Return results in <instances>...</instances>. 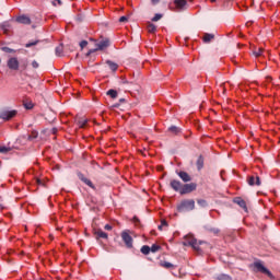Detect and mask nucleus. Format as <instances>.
<instances>
[{"label":"nucleus","mask_w":280,"mask_h":280,"mask_svg":"<svg viewBox=\"0 0 280 280\" xmlns=\"http://www.w3.org/2000/svg\"><path fill=\"white\" fill-rule=\"evenodd\" d=\"M90 40H92V43H95L96 48L90 49L86 56H91V54H95V51H103V49H106L108 45H110V42L108 39H102L101 42H97L93 38H90Z\"/></svg>","instance_id":"1"},{"label":"nucleus","mask_w":280,"mask_h":280,"mask_svg":"<svg viewBox=\"0 0 280 280\" xmlns=\"http://www.w3.org/2000/svg\"><path fill=\"white\" fill-rule=\"evenodd\" d=\"M196 209V201L194 199H186L178 206V211H194Z\"/></svg>","instance_id":"2"},{"label":"nucleus","mask_w":280,"mask_h":280,"mask_svg":"<svg viewBox=\"0 0 280 280\" xmlns=\"http://www.w3.org/2000/svg\"><path fill=\"white\" fill-rule=\"evenodd\" d=\"M16 109L8 110V109H1L0 110V119L3 121H10V119H14L16 117Z\"/></svg>","instance_id":"3"},{"label":"nucleus","mask_w":280,"mask_h":280,"mask_svg":"<svg viewBox=\"0 0 280 280\" xmlns=\"http://www.w3.org/2000/svg\"><path fill=\"white\" fill-rule=\"evenodd\" d=\"M120 237L127 248H132L133 240L130 235V230H125L121 232Z\"/></svg>","instance_id":"4"},{"label":"nucleus","mask_w":280,"mask_h":280,"mask_svg":"<svg viewBox=\"0 0 280 280\" xmlns=\"http://www.w3.org/2000/svg\"><path fill=\"white\" fill-rule=\"evenodd\" d=\"M7 67L11 69V71H19V67H20L19 58L16 57L9 58V60L7 61Z\"/></svg>","instance_id":"5"},{"label":"nucleus","mask_w":280,"mask_h":280,"mask_svg":"<svg viewBox=\"0 0 280 280\" xmlns=\"http://www.w3.org/2000/svg\"><path fill=\"white\" fill-rule=\"evenodd\" d=\"M198 185L196 183L185 184L182 188V196L185 194H191V191H196Z\"/></svg>","instance_id":"6"},{"label":"nucleus","mask_w":280,"mask_h":280,"mask_svg":"<svg viewBox=\"0 0 280 280\" xmlns=\"http://www.w3.org/2000/svg\"><path fill=\"white\" fill-rule=\"evenodd\" d=\"M254 268L258 270V272H262V275H267V277H272V272L264 267V264L261 261L254 262Z\"/></svg>","instance_id":"7"},{"label":"nucleus","mask_w":280,"mask_h":280,"mask_svg":"<svg viewBox=\"0 0 280 280\" xmlns=\"http://www.w3.org/2000/svg\"><path fill=\"white\" fill-rule=\"evenodd\" d=\"M16 23H21L22 25H32V20L30 19V16L23 14V15H19L15 19Z\"/></svg>","instance_id":"8"},{"label":"nucleus","mask_w":280,"mask_h":280,"mask_svg":"<svg viewBox=\"0 0 280 280\" xmlns=\"http://www.w3.org/2000/svg\"><path fill=\"white\" fill-rule=\"evenodd\" d=\"M183 183H180L179 180L173 179L171 180V187L172 189H174V191H178L182 195L183 191Z\"/></svg>","instance_id":"9"},{"label":"nucleus","mask_w":280,"mask_h":280,"mask_svg":"<svg viewBox=\"0 0 280 280\" xmlns=\"http://www.w3.org/2000/svg\"><path fill=\"white\" fill-rule=\"evenodd\" d=\"M247 183H248V185H250L252 187L255 186V185H257V186L261 185V180L259 179V176H257V175H252V176H249V177L247 178Z\"/></svg>","instance_id":"10"},{"label":"nucleus","mask_w":280,"mask_h":280,"mask_svg":"<svg viewBox=\"0 0 280 280\" xmlns=\"http://www.w3.org/2000/svg\"><path fill=\"white\" fill-rule=\"evenodd\" d=\"M177 175L179 176V178H180L184 183H189V182H191V176L189 175V173H187V172H185V171L178 172Z\"/></svg>","instance_id":"11"},{"label":"nucleus","mask_w":280,"mask_h":280,"mask_svg":"<svg viewBox=\"0 0 280 280\" xmlns=\"http://www.w3.org/2000/svg\"><path fill=\"white\" fill-rule=\"evenodd\" d=\"M174 5L176 10H185L187 5V0H174Z\"/></svg>","instance_id":"12"},{"label":"nucleus","mask_w":280,"mask_h":280,"mask_svg":"<svg viewBox=\"0 0 280 280\" xmlns=\"http://www.w3.org/2000/svg\"><path fill=\"white\" fill-rule=\"evenodd\" d=\"M79 178H80V180H82V183L88 185V187H91V189H95V185H93V182H91V179L84 177L83 174H79Z\"/></svg>","instance_id":"13"},{"label":"nucleus","mask_w":280,"mask_h":280,"mask_svg":"<svg viewBox=\"0 0 280 280\" xmlns=\"http://www.w3.org/2000/svg\"><path fill=\"white\" fill-rule=\"evenodd\" d=\"M95 235H96V238H97V240H100V238H102V240H108V234H107L106 232L102 231V230H97V231L95 232Z\"/></svg>","instance_id":"14"},{"label":"nucleus","mask_w":280,"mask_h":280,"mask_svg":"<svg viewBox=\"0 0 280 280\" xmlns=\"http://www.w3.org/2000/svg\"><path fill=\"white\" fill-rule=\"evenodd\" d=\"M215 38V35L206 33L203 35V43H211Z\"/></svg>","instance_id":"15"},{"label":"nucleus","mask_w":280,"mask_h":280,"mask_svg":"<svg viewBox=\"0 0 280 280\" xmlns=\"http://www.w3.org/2000/svg\"><path fill=\"white\" fill-rule=\"evenodd\" d=\"M106 65H108L110 71H117V69H119V66L110 60H107Z\"/></svg>","instance_id":"16"},{"label":"nucleus","mask_w":280,"mask_h":280,"mask_svg":"<svg viewBox=\"0 0 280 280\" xmlns=\"http://www.w3.org/2000/svg\"><path fill=\"white\" fill-rule=\"evenodd\" d=\"M202 167H205V158H202V155H200L197 160V168L202 170Z\"/></svg>","instance_id":"17"},{"label":"nucleus","mask_w":280,"mask_h":280,"mask_svg":"<svg viewBox=\"0 0 280 280\" xmlns=\"http://www.w3.org/2000/svg\"><path fill=\"white\" fill-rule=\"evenodd\" d=\"M1 30L4 31V34H8V32H10V22H3L0 25Z\"/></svg>","instance_id":"18"},{"label":"nucleus","mask_w":280,"mask_h":280,"mask_svg":"<svg viewBox=\"0 0 280 280\" xmlns=\"http://www.w3.org/2000/svg\"><path fill=\"white\" fill-rule=\"evenodd\" d=\"M235 202H236V205H240L242 209H245V210L247 209V208H246V201H245L244 199L237 198V199L235 200Z\"/></svg>","instance_id":"19"},{"label":"nucleus","mask_w":280,"mask_h":280,"mask_svg":"<svg viewBox=\"0 0 280 280\" xmlns=\"http://www.w3.org/2000/svg\"><path fill=\"white\" fill-rule=\"evenodd\" d=\"M12 148L5 147V145H0V153L1 154H8V152H11Z\"/></svg>","instance_id":"20"},{"label":"nucleus","mask_w":280,"mask_h":280,"mask_svg":"<svg viewBox=\"0 0 280 280\" xmlns=\"http://www.w3.org/2000/svg\"><path fill=\"white\" fill-rule=\"evenodd\" d=\"M86 124H89V119H81L78 121L79 128H86Z\"/></svg>","instance_id":"21"},{"label":"nucleus","mask_w":280,"mask_h":280,"mask_svg":"<svg viewBox=\"0 0 280 280\" xmlns=\"http://www.w3.org/2000/svg\"><path fill=\"white\" fill-rule=\"evenodd\" d=\"M141 253H142V255H150V246H148V245H144V246H142L141 247Z\"/></svg>","instance_id":"22"},{"label":"nucleus","mask_w":280,"mask_h":280,"mask_svg":"<svg viewBox=\"0 0 280 280\" xmlns=\"http://www.w3.org/2000/svg\"><path fill=\"white\" fill-rule=\"evenodd\" d=\"M107 95H109V97H112V100H115V98H117V91L109 90V91H107Z\"/></svg>","instance_id":"23"},{"label":"nucleus","mask_w":280,"mask_h":280,"mask_svg":"<svg viewBox=\"0 0 280 280\" xmlns=\"http://www.w3.org/2000/svg\"><path fill=\"white\" fill-rule=\"evenodd\" d=\"M148 32H149L150 34H154V32H156V25H154V24H149V25H148Z\"/></svg>","instance_id":"24"},{"label":"nucleus","mask_w":280,"mask_h":280,"mask_svg":"<svg viewBox=\"0 0 280 280\" xmlns=\"http://www.w3.org/2000/svg\"><path fill=\"white\" fill-rule=\"evenodd\" d=\"M264 54V48H257L256 50H254V56H256V58H259V56H262Z\"/></svg>","instance_id":"25"},{"label":"nucleus","mask_w":280,"mask_h":280,"mask_svg":"<svg viewBox=\"0 0 280 280\" xmlns=\"http://www.w3.org/2000/svg\"><path fill=\"white\" fill-rule=\"evenodd\" d=\"M160 266H162V268H166V269L174 268L172 262H167V261L161 262Z\"/></svg>","instance_id":"26"},{"label":"nucleus","mask_w":280,"mask_h":280,"mask_svg":"<svg viewBox=\"0 0 280 280\" xmlns=\"http://www.w3.org/2000/svg\"><path fill=\"white\" fill-rule=\"evenodd\" d=\"M189 244L190 246H192V248H195V250H200V248L198 247V242L196 240H191Z\"/></svg>","instance_id":"27"},{"label":"nucleus","mask_w":280,"mask_h":280,"mask_svg":"<svg viewBox=\"0 0 280 280\" xmlns=\"http://www.w3.org/2000/svg\"><path fill=\"white\" fill-rule=\"evenodd\" d=\"M2 51H5V54H16V50H14L10 47H3Z\"/></svg>","instance_id":"28"},{"label":"nucleus","mask_w":280,"mask_h":280,"mask_svg":"<svg viewBox=\"0 0 280 280\" xmlns=\"http://www.w3.org/2000/svg\"><path fill=\"white\" fill-rule=\"evenodd\" d=\"M170 132H173L174 135H178V132H180V129H178V127L176 126H173V127H170Z\"/></svg>","instance_id":"29"},{"label":"nucleus","mask_w":280,"mask_h":280,"mask_svg":"<svg viewBox=\"0 0 280 280\" xmlns=\"http://www.w3.org/2000/svg\"><path fill=\"white\" fill-rule=\"evenodd\" d=\"M62 51H63V47H62V45H59L56 48V56H62Z\"/></svg>","instance_id":"30"},{"label":"nucleus","mask_w":280,"mask_h":280,"mask_svg":"<svg viewBox=\"0 0 280 280\" xmlns=\"http://www.w3.org/2000/svg\"><path fill=\"white\" fill-rule=\"evenodd\" d=\"M150 249L151 253H158V250H161V247L156 244H153Z\"/></svg>","instance_id":"31"},{"label":"nucleus","mask_w":280,"mask_h":280,"mask_svg":"<svg viewBox=\"0 0 280 280\" xmlns=\"http://www.w3.org/2000/svg\"><path fill=\"white\" fill-rule=\"evenodd\" d=\"M161 19H163V15L161 13H156L153 18L152 21L156 22V21H161Z\"/></svg>","instance_id":"32"},{"label":"nucleus","mask_w":280,"mask_h":280,"mask_svg":"<svg viewBox=\"0 0 280 280\" xmlns=\"http://www.w3.org/2000/svg\"><path fill=\"white\" fill-rule=\"evenodd\" d=\"M35 45H38V40H34V42L27 43V44H25V47L27 49H30V47H34Z\"/></svg>","instance_id":"33"},{"label":"nucleus","mask_w":280,"mask_h":280,"mask_svg":"<svg viewBox=\"0 0 280 280\" xmlns=\"http://www.w3.org/2000/svg\"><path fill=\"white\" fill-rule=\"evenodd\" d=\"M197 203H198L200 207H207V200H205V199H199V200H197Z\"/></svg>","instance_id":"34"},{"label":"nucleus","mask_w":280,"mask_h":280,"mask_svg":"<svg viewBox=\"0 0 280 280\" xmlns=\"http://www.w3.org/2000/svg\"><path fill=\"white\" fill-rule=\"evenodd\" d=\"M163 226H167V221L162 220V221H161V225H159V230H160V231H163Z\"/></svg>","instance_id":"35"},{"label":"nucleus","mask_w":280,"mask_h":280,"mask_svg":"<svg viewBox=\"0 0 280 280\" xmlns=\"http://www.w3.org/2000/svg\"><path fill=\"white\" fill-rule=\"evenodd\" d=\"M24 106L27 110H31V108H34V104L32 103H25Z\"/></svg>","instance_id":"36"},{"label":"nucleus","mask_w":280,"mask_h":280,"mask_svg":"<svg viewBox=\"0 0 280 280\" xmlns=\"http://www.w3.org/2000/svg\"><path fill=\"white\" fill-rule=\"evenodd\" d=\"M86 45H89V42L82 40V42L80 43L81 49H84V47H86Z\"/></svg>","instance_id":"37"},{"label":"nucleus","mask_w":280,"mask_h":280,"mask_svg":"<svg viewBox=\"0 0 280 280\" xmlns=\"http://www.w3.org/2000/svg\"><path fill=\"white\" fill-rule=\"evenodd\" d=\"M31 65H32L33 69H38V67H39L38 61H36V60L32 61Z\"/></svg>","instance_id":"38"},{"label":"nucleus","mask_w":280,"mask_h":280,"mask_svg":"<svg viewBox=\"0 0 280 280\" xmlns=\"http://www.w3.org/2000/svg\"><path fill=\"white\" fill-rule=\"evenodd\" d=\"M21 69L22 71H25L27 69V61H24L22 65H21Z\"/></svg>","instance_id":"39"},{"label":"nucleus","mask_w":280,"mask_h":280,"mask_svg":"<svg viewBox=\"0 0 280 280\" xmlns=\"http://www.w3.org/2000/svg\"><path fill=\"white\" fill-rule=\"evenodd\" d=\"M52 5H62L60 0H52Z\"/></svg>","instance_id":"40"},{"label":"nucleus","mask_w":280,"mask_h":280,"mask_svg":"<svg viewBox=\"0 0 280 280\" xmlns=\"http://www.w3.org/2000/svg\"><path fill=\"white\" fill-rule=\"evenodd\" d=\"M104 229H105V231H113V225L106 224V225L104 226Z\"/></svg>","instance_id":"41"},{"label":"nucleus","mask_w":280,"mask_h":280,"mask_svg":"<svg viewBox=\"0 0 280 280\" xmlns=\"http://www.w3.org/2000/svg\"><path fill=\"white\" fill-rule=\"evenodd\" d=\"M126 21H128V18H126V16H121L119 19V23H126Z\"/></svg>","instance_id":"42"},{"label":"nucleus","mask_w":280,"mask_h":280,"mask_svg":"<svg viewBox=\"0 0 280 280\" xmlns=\"http://www.w3.org/2000/svg\"><path fill=\"white\" fill-rule=\"evenodd\" d=\"M161 0H151V3H153V5H156V3H159Z\"/></svg>","instance_id":"43"},{"label":"nucleus","mask_w":280,"mask_h":280,"mask_svg":"<svg viewBox=\"0 0 280 280\" xmlns=\"http://www.w3.org/2000/svg\"><path fill=\"white\" fill-rule=\"evenodd\" d=\"M211 1V3H215L218 0H210Z\"/></svg>","instance_id":"44"}]
</instances>
